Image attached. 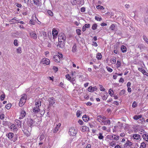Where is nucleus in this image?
I'll return each instance as SVG.
<instances>
[{"label":"nucleus","instance_id":"obj_1","mask_svg":"<svg viewBox=\"0 0 148 148\" xmlns=\"http://www.w3.org/2000/svg\"><path fill=\"white\" fill-rule=\"evenodd\" d=\"M106 118L102 115H99L97 117V121L99 122L101 125H110V120H107L106 121Z\"/></svg>","mask_w":148,"mask_h":148},{"label":"nucleus","instance_id":"obj_2","mask_svg":"<svg viewBox=\"0 0 148 148\" xmlns=\"http://www.w3.org/2000/svg\"><path fill=\"white\" fill-rule=\"evenodd\" d=\"M63 57V55L58 52L57 55H55L53 56L52 59L55 62L57 63H60Z\"/></svg>","mask_w":148,"mask_h":148},{"label":"nucleus","instance_id":"obj_3","mask_svg":"<svg viewBox=\"0 0 148 148\" xmlns=\"http://www.w3.org/2000/svg\"><path fill=\"white\" fill-rule=\"evenodd\" d=\"M27 99V95L25 94H24L22 95L20 99L19 105L20 106L22 107L25 104Z\"/></svg>","mask_w":148,"mask_h":148},{"label":"nucleus","instance_id":"obj_4","mask_svg":"<svg viewBox=\"0 0 148 148\" xmlns=\"http://www.w3.org/2000/svg\"><path fill=\"white\" fill-rule=\"evenodd\" d=\"M77 133V131L74 127H71L69 129V134L70 136H75Z\"/></svg>","mask_w":148,"mask_h":148},{"label":"nucleus","instance_id":"obj_5","mask_svg":"<svg viewBox=\"0 0 148 148\" xmlns=\"http://www.w3.org/2000/svg\"><path fill=\"white\" fill-rule=\"evenodd\" d=\"M41 63H42V64H45L46 65H48L50 64V61L49 59L44 58L42 59Z\"/></svg>","mask_w":148,"mask_h":148},{"label":"nucleus","instance_id":"obj_6","mask_svg":"<svg viewBox=\"0 0 148 148\" xmlns=\"http://www.w3.org/2000/svg\"><path fill=\"white\" fill-rule=\"evenodd\" d=\"M28 127H24L22 130L23 133L27 137L30 136L31 135L30 132L28 130Z\"/></svg>","mask_w":148,"mask_h":148},{"label":"nucleus","instance_id":"obj_7","mask_svg":"<svg viewBox=\"0 0 148 148\" xmlns=\"http://www.w3.org/2000/svg\"><path fill=\"white\" fill-rule=\"evenodd\" d=\"M58 34V32L57 30H56V28H53L52 31V34L53 39H55L57 38Z\"/></svg>","mask_w":148,"mask_h":148},{"label":"nucleus","instance_id":"obj_8","mask_svg":"<svg viewBox=\"0 0 148 148\" xmlns=\"http://www.w3.org/2000/svg\"><path fill=\"white\" fill-rule=\"evenodd\" d=\"M58 38L59 40H62L64 41L66 40V37L65 34L62 33L59 34Z\"/></svg>","mask_w":148,"mask_h":148},{"label":"nucleus","instance_id":"obj_9","mask_svg":"<svg viewBox=\"0 0 148 148\" xmlns=\"http://www.w3.org/2000/svg\"><path fill=\"white\" fill-rule=\"evenodd\" d=\"M49 102V106H52L55 103V100L53 97H49L48 99Z\"/></svg>","mask_w":148,"mask_h":148},{"label":"nucleus","instance_id":"obj_10","mask_svg":"<svg viewBox=\"0 0 148 148\" xmlns=\"http://www.w3.org/2000/svg\"><path fill=\"white\" fill-rule=\"evenodd\" d=\"M26 115V112L24 110H22L20 113L19 119H21L25 117Z\"/></svg>","mask_w":148,"mask_h":148},{"label":"nucleus","instance_id":"obj_11","mask_svg":"<svg viewBox=\"0 0 148 148\" xmlns=\"http://www.w3.org/2000/svg\"><path fill=\"white\" fill-rule=\"evenodd\" d=\"M142 119H140L142 121V122L143 121H144V119L143 117H142V115L141 114H140L138 115H135L133 116V119L135 120H138L140 118H141Z\"/></svg>","mask_w":148,"mask_h":148},{"label":"nucleus","instance_id":"obj_12","mask_svg":"<svg viewBox=\"0 0 148 148\" xmlns=\"http://www.w3.org/2000/svg\"><path fill=\"white\" fill-rule=\"evenodd\" d=\"M97 90V88L96 86L93 87H92V86H90L88 88V91L90 92H92L94 91H96Z\"/></svg>","mask_w":148,"mask_h":148},{"label":"nucleus","instance_id":"obj_13","mask_svg":"<svg viewBox=\"0 0 148 148\" xmlns=\"http://www.w3.org/2000/svg\"><path fill=\"white\" fill-rule=\"evenodd\" d=\"M133 138L135 140H139L140 139H141V137L140 135L137 134H133L132 136Z\"/></svg>","mask_w":148,"mask_h":148},{"label":"nucleus","instance_id":"obj_14","mask_svg":"<svg viewBox=\"0 0 148 148\" xmlns=\"http://www.w3.org/2000/svg\"><path fill=\"white\" fill-rule=\"evenodd\" d=\"M81 0H71V3L73 5H75L76 4L80 5L81 3Z\"/></svg>","mask_w":148,"mask_h":148},{"label":"nucleus","instance_id":"obj_15","mask_svg":"<svg viewBox=\"0 0 148 148\" xmlns=\"http://www.w3.org/2000/svg\"><path fill=\"white\" fill-rule=\"evenodd\" d=\"M102 95L101 96L102 99L103 100H106L108 96V93L106 92H105L103 93L102 94Z\"/></svg>","mask_w":148,"mask_h":148},{"label":"nucleus","instance_id":"obj_16","mask_svg":"<svg viewBox=\"0 0 148 148\" xmlns=\"http://www.w3.org/2000/svg\"><path fill=\"white\" fill-rule=\"evenodd\" d=\"M30 36L34 39L37 38V35L34 32H32L29 33Z\"/></svg>","mask_w":148,"mask_h":148},{"label":"nucleus","instance_id":"obj_17","mask_svg":"<svg viewBox=\"0 0 148 148\" xmlns=\"http://www.w3.org/2000/svg\"><path fill=\"white\" fill-rule=\"evenodd\" d=\"M83 120L85 122H87L90 120V118L89 116L86 114L84 115L82 117Z\"/></svg>","mask_w":148,"mask_h":148},{"label":"nucleus","instance_id":"obj_18","mask_svg":"<svg viewBox=\"0 0 148 148\" xmlns=\"http://www.w3.org/2000/svg\"><path fill=\"white\" fill-rule=\"evenodd\" d=\"M61 123H59L58 125H57L55 128L53 130V132L54 133H56L57 131H58L60 127L61 126Z\"/></svg>","mask_w":148,"mask_h":148},{"label":"nucleus","instance_id":"obj_19","mask_svg":"<svg viewBox=\"0 0 148 148\" xmlns=\"http://www.w3.org/2000/svg\"><path fill=\"white\" fill-rule=\"evenodd\" d=\"M14 134L11 132L9 133L8 135L6 134V136H8V138L11 140H13V137L14 136Z\"/></svg>","mask_w":148,"mask_h":148},{"label":"nucleus","instance_id":"obj_20","mask_svg":"<svg viewBox=\"0 0 148 148\" xmlns=\"http://www.w3.org/2000/svg\"><path fill=\"white\" fill-rule=\"evenodd\" d=\"M132 145V143L129 140H127L126 143L123 145V146L124 147H127L128 145L129 146H131Z\"/></svg>","mask_w":148,"mask_h":148},{"label":"nucleus","instance_id":"obj_21","mask_svg":"<svg viewBox=\"0 0 148 148\" xmlns=\"http://www.w3.org/2000/svg\"><path fill=\"white\" fill-rule=\"evenodd\" d=\"M90 27V25L89 24H85L83 27L82 31L84 32L86 31V28H88Z\"/></svg>","mask_w":148,"mask_h":148},{"label":"nucleus","instance_id":"obj_22","mask_svg":"<svg viewBox=\"0 0 148 148\" xmlns=\"http://www.w3.org/2000/svg\"><path fill=\"white\" fill-rule=\"evenodd\" d=\"M142 137L143 140L146 141L148 142V135L147 134H144L142 136Z\"/></svg>","mask_w":148,"mask_h":148},{"label":"nucleus","instance_id":"obj_23","mask_svg":"<svg viewBox=\"0 0 148 148\" xmlns=\"http://www.w3.org/2000/svg\"><path fill=\"white\" fill-rule=\"evenodd\" d=\"M10 128L11 130L16 131L17 130L16 126L14 124H12L11 125Z\"/></svg>","mask_w":148,"mask_h":148},{"label":"nucleus","instance_id":"obj_24","mask_svg":"<svg viewBox=\"0 0 148 148\" xmlns=\"http://www.w3.org/2000/svg\"><path fill=\"white\" fill-rule=\"evenodd\" d=\"M15 122L17 123V125L18 127L19 128L21 127L22 125V122L21 121L18 120H15Z\"/></svg>","mask_w":148,"mask_h":148},{"label":"nucleus","instance_id":"obj_25","mask_svg":"<svg viewBox=\"0 0 148 148\" xmlns=\"http://www.w3.org/2000/svg\"><path fill=\"white\" fill-rule=\"evenodd\" d=\"M33 112L35 113H38L40 111V109L37 107H34L33 110Z\"/></svg>","mask_w":148,"mask_h":148},{"label":"nucleus","instance_id":"obj_26","mask_svg":"<svg viewBox=\"0 0 148 148\" xmlns=\"http://www.w3.org/2000/svg\"><path fill=\"white\" fill-rule=\"evenodd\" d=\"M77 46L76 44L74 45L73 47H72V51L73 53L77 51Z\"/></svg>","mask_w":148,"mask_h":148},{"label":"nucleus","instance_id":"obj_27","mask_svg":"<svg viewBox=\"0 0 148 148\" xmlns=\"http://www.w3.org/2000/svg\"><path fill=\"white\" fill-rule=\"evenodd\" d=\"M81 128V130L83 132H85L87 131L88 129L87 127L85 126H83Z\"/></svg>","mask_w":148,"mask_h":148},{"label":"nucleus","instance_id":"obj_28","mask_svg":"<svg viewBox=\"0 0 148 148\" xmlns=\"http://www.w3.org/2000/svg\"><path fill=\"white\" fill-rule=\"evenodd\" d=\"M102 58L101 54L100 53H98L97 54L96 58L98 60H100Z\"/></svg>","mask_w":148,"mask_h":148},{"label":"nucleus","instance_id":"obj_29","mask_svg":"<svg viewBox=\"0 0 148 148\" xmlns=\"http://www.w3.org/2000/svg\"><path fill=\"white\" fill-rule=\"evenodd\" d=\"M41 101L39 100L37 101L35 105L38 108H39L41 105Z\"/></svg>","mask_w":148,"mask_h":148},{"label":"nucleus","instance_id":"obj_30","mask_svg":"<svg viewBox=\"0 0 148 148\" xmlns=\"http://www.w3.org/2000/svg\"><path fill=\"white\" fill-rule=\"evenodd\" d=\"M121 49L123 53L127 51V48L125 46L122 45L121 46Z\"/></svg>","mask_w":148,"mask_h":148},{"label":"nucleus","instance_id":"obj_31","mask_svg":"<svg viewBox=\"0 0 148 148\" xmlns=\"http://www.w3.org/2000/svg\"><path fill=\"white\" fill-rule=\"evenodd\" d=\"M146 144L145 142H143L141 143L139 148H145Z\"/></svg>","mask_w":148,"mask_h":148},{"label":"nucleus","instance_id":"obj_32","mask_svg":"<svg viewBox=\"0 0 148 148\" xmlns=\"http://www.w3.org/2000/svg\"><path fill=\"white\" fill-rule=\"evenodd\" d=\"M116 145V142L114 141H112L109 143V145L112 147H113Z\"/></svg>","mask_w":148,"mask_h":148},{"label":"nucleus","instance_id":"obj_33","mask_svg":"<svg viewBox=\"0 0 148 148\" xmlns=\"http://www.w3.org/2000/svg\"><path fill=\"white\" fill-rule=\"evenodd\" d=\"M121 63L120 61L118 60L117 61V62L116 64V68L119 70L118 69V68L120 67L121 65Z\"/></svg>","mask_w":148,"mask_h":148},{"label":"nucleus","instance_id":"obj_34","mask_svg":"<svg viewBox=\"0 0 148 148\" xmlns=\"http://www.w3.org/2000/svg\"><path fill=\"white\" fill-rule=\"evenodd\" d=\"M34 124V123L32 120H30V121H29L28 123V125L29 126L31 127H32L33 126Z\"/></svg>","mask_w":148,"mask_h":148},{"label":"nucleus","instance_id":"obj_35","mask_svg":"<svg viewBox=\"0 0 148 148\" xmlns=\"http://www.w3.org/2000/svg\"><path fill=\"white\" fill-rule=\"evenodd\" d=\"M108 93L112 97L114 94V92L112 89H110L109 90Z\"/></svg>","mask_w":148,"mask_h":148},{"label":"nucleus","instance_id":"obj_36","mask_svg":"<svg viewBox=\"0 0 148 148\" xmlns=\"http://www.w3.org/2000/svg\"><path fill=\"white\" fill-rule=\"evenodd\" d=\"M114 137L113 136H112V137L114 140H119V136H116L115 135H114Z\"/></svg>","mask_w":148,"mask_h":148},{"label":"nucleus","instance_id":"obj_37","mask_svg":"<svg viewBox=\"0 0 148 148\" xmlns=\"http://www.w3.org/2000/svg\"><path fill=\"white\" fill-rule=\"evenodd\" d=\"M98 138L100 140H102L104 138V136L101 133H99V136H98Z\"/></svg>","mask_w":148,"mask_h":148},{"label":"nucleus","instance_id":"obj_38","mask_svg":"<svg viewBox=\"0 0 148 148\" xmlns=\"http://www.w3.org/2000/svg\"><path fill=\"white\" fill-rule=\"evenodd\" d=\"M143 38L145 42L148 44V39L147 38V37L145 36L144 35L143 36Z\"/></svg>","mask_w":148,"mask_h":148},{"label":"nucleus","instance_id":"obj_39","mask_svg":"<svg viewBox=\"0 0 148 148\" xmlns=\"http://www.w3.org/2000/svg\"><path fill=\"white\" fill-rule=\"evenodd\" d=\"M97 25L96 23H94L92 26V29L94 30L96 29L97 28Z\"/></svg>","mask_w":148,"mask_h":148},{"label":"nucleus","instance_id":"obj_40","mask_svg":"<svg viewBox=\"0 0 148 148\" xmlns=\"http://www.w3.org/2000/svg\"><path fill=\"white\" fill-rule=\"evenodd\" d=\"M81 114H82V111L79 110H77L76 113L77 116L78 117H79Z\"/></svg>","mask_w":148,"mask_h":148},{"label":"nucleus","instance_id":"obj_41","mask_svg":"<svg viewBox=\"0 0 148 148\" xmlns=\"http://www.w3.org/2000/svg\"><path fill=\"white\" fill-rule=\"evenodd\" d=\"M81 30L80 29H77L76 30V32L77 34L79 36L81 34Z\"/></svg>","mask_w":148,"mask_h":148},{"label":"nucleus","instance_id":"obj_42","mask_svg":"<svg viewBox=\"0 0 148 148\" xmlns=\"http://www.w3.org/2000/svg\"><path fill=\"white\" fill-rule=\"evenodd\" d=\"M5 97V95L4 92L3 94H2L0 96V99L1 101H3L4 100V98Z\"/></svg>","mask_w":148,"mask_h":148},{"label":"nucleus","instance_id":"obj_43","mask_svg":"<svg viewBox=\"0 0 148 148\" xmlns=\"http://www.w3.org/2000/svg\"><path fill=\"white\" fill-rule=\"evenodd\" d=\"M99 86L100 87V90L101 91H104L105 90V89L102 85L99 84Z\"/></svg>","mask_w":148,"mask_h":148},{"label":"nucleus","instance_id":"obj_44","mask_svg":"<svg viewBox=\"0 0 148 148\" xmlns=\"http://www.w3.org/2000/svg\"><path fill=\"white\" fill-rule=\"evenodd\" d=\"M95 19L96 20L99 21H101L102 19V18L100 16L98 17L96 16H95Z\"/></svg>","mask_w":148,"mask_h":148},{"label":"nucleus","instance_id":"obj_45","mask_svg":"<svg viewBox=\"0 0 148 148\" xmlns=\"http://www.w3.org/2000/svg\"><path fill=\"white\" fill-rule=\"evenodd\" d=\"M16 52L18 53H21L22 52V51L21 47H19L17 49Z\"/></svg>","mask_w":148,"mask_h":148},{"label":"nucleus","instance_id":"obj_46","mask_svg":"<svg viewBox=\"0 0 148 148\" xmlns=\"http://www.w3.org/2000/svg\"><path fill=\"white\" fill-rule=\"evenodd\" d=\"M12 105L11 104H8L5 106V108L8 110H9L11 107Z\"/></svg>","mask_w":148,"mask_h":148},{"label":"nucleus","instance_id":"obj_47","mask_svg":"<svg viewBox=\"0 0 148 148\" xmlns=\"http://www.w3.org/2000/svg\"><path fill=\"white\" fill-rule=\"evenodd\" d=\"M96 8H97L99 9V8L101 10V9H104V7L102 6H101L100 5H98L97 6H96Z\"/></svg>","mask_w":148,"mask_h":148},{"label":"nucleus","instance_id":"obj_48","mask_svg":"<svg viewBox=\"0 0 148 148\" xmlns=\"http://www.w3.org/2000/svg\"><path fill=\"white\" fill-rule=\"evenodd\" d=\"M33 2L36 5H38L39 4V1L38 0H33Z\"/></svg>","mask_w":148,"mask_h":148},{"label":"nucleus","instance_id":"obj_49","mask_svg":"<svg viewBox=\"0 0 148 148\" xmlns=\"http://www.w3.org/2000/svg\"><path fill=\"white\" fill-rule=\"evenodd\" d=\"M45 136L43 134H41L40 136L39 137V140H42L43 139H44V138H45Z\"/></svg>","mask_w":148,"mask_h":148},{"label":"nucleus","instance_id":"obj_50","mask_svg":"<svg viewBox=\"0 0 148 148\" xmlns=\"http://www.w3.org/2000/svg\"><path fill=\"white\" fill-rule=\"evenodd\" d=\"M142 73L144 75H145L147 76H148V73L145 69L144 70Z\"/></svg>","mask_w":148,"mask_h":148},{"label":"nucleus","instance_id":"obj_51","mask_svg":"<svg viewBox=\"0 0 148 148\" xmlns=\"http://www.w3.org/2000/svg\"><path fill=\"white\" fill-rule=\"evenodd\" d=\"M53 70L55 71V72H56L58 71V68L56 66H53Z\"/></svg>","mask_w":148,"mask_h":148},{"label":"nucleus","instance_id":"obj_52","mask_svg":"<svg viewBox=\"0 0 148 148\" xmlns=\"http://www.w3.org/2000/svg\"><path fill=\"white\" fill-rule=\"evenodd\" d=\"M137 103H136L135 101H134L133 102L132 105V107L133 108H136L137 107Z\"/></svg>","mask_w":148,"mask_h":148},{"label":"nucleus","instance_id":"obj_53","mask_svg":"<svg viewBox=\"0 0 148 148\" xmlns=\"http://www.w3.org/2000/svg\"><path fill=\"white\" fill-rule=\"evenodd\" d=\"M47 13L48 14H49V15L50 16H53V13L51 11V10H49L47 11Z\"/></svg>","mask_w":148,"mask_h":148},{"label":"nucleus","instance_id":"obj_54","mask_svg":"<svg viewBox=\"0 0 148 148\" xmlns=\"http://www.w3.org/2000/svg\"><path fill=\"white\" fill-rule=\"evenodd\" d=\"M138 47L140 49V50L143 49L144 48V47L143 45L142 44H140L138 46Z\"/></svg>","mask_w":148,"mask_h":148},{"label":"nucleus","instance_id":"obj_55","mask_svg":"<svg viewBox=\"0 0 148 148\" xmlns=\"http://www.w3.org/2000/svg\"><path fill=\"white\" fill-rule=\"evenodd\" d=\"M106 68L108 71L110 72H111L113 70L111 68L107 66Z\"/></svg>","mask_w":148,"mask_h":148},{"label":"nucleus","instance_id":"obj_56","mask_svg":"<svg viewBox=\"0 0 148 148\" xmlns=\"http://www.w3.org/2000/svg\"><path fill=\"white\" fill-rule=\"evenodd\" d=\"M115 28V25L114 24H112L110 26V29L112 30H114Z\"/></svg>","mask_w":148,"mask_h":148},{"label":"nucleus","instance_id":"obj_57","mask_svg":"<svg viewBox=\"0 0 148 148\" xmlns=\"http://www.w3.org/2000/svg\"><path fill=\"white\" fill-rule=\"evenodd\" d=\"M66 78L69 81L70 80L71 77L69 74L66 75Z\"/></svg>","mask_w":148,"mask_h":148},{"label":"nucleus","instance_id":"obj_58","mask_svg":"<svg viewBox=\"0 0 148 148\" xmlns=\"http://www.w3.org/2000/svg\"><path fill=\"white\" fill-rule=\"evenodd\" d=\"M125 92V90L124 89L122 90L120 92V94L121 95H124Z\"/></svg>","mask_w":148,"mask_h":148},{"label":"nucleus","instance_id":"obj_59","mask_svg":"<svg viewBox=\"0 0 148 148\" xmlns=\"http://www.w3.org/2000/svg\"><path fill=\"white\" fill-rule=\"evenodd\" d=\"M8 123L7 121H3L2 122V124L3 125L6 126L8 125Z\"/></svg>","mask_w":148,"mask_h":148},{"label":"nucleus","instance_id":"obj_60","mask_svg":"<svg viewBox=\"0 0 148 148\" xmlns=\"http://www.w3.org/2000/svg\"><path fill=\"white\" fill-rule=\"evenodd\" d=\"M18 40H15L14 41V45L16 46H17L18 45Z\"/></svg>","mask_w":148,"mask_h":148},{"label":"nucleus","instance_id":"obj_61","mask_svg":"<svg viewBox=\"0 0 148 148\" xmlns=\"http://www.w3.org/2000/svg\"><path fill=\"white\" fill-rule=\"evenodd\" d=\"M5 115L3 114H0V119H3L4 118Z\"/></svg>","mask_w":148,"mask_h":148},{"label":"nucleus","instance_id":"obj_62","mask_svg":"<svg viewBox=\"0 0 148 148\" xmlns=\"http://www.w3.org/2000/svg\"><path fill=\"white\" fill-rule=\"evenodd\" d=\"M92 45L95 47H97L98 46V45L96 42H92Z\"/></svg>","mask_w":148,"mask_h":148},{"label":"nucleus","instance_id":"obj_63","mask_svg":"<svg viewBox=\"0 0 148 148\" xmlns=\"http://www.w3.org/2000/svg\"><path fill=\"white\" fill-rule=\"evenodd\" d=\"M111 60H112V62H111L113 64H115L116 60V58H115L114 59H112Z\"/></svg>","mask_w":148,"mask_h":148},{"label":"nucleus","instance_id":"obj_64","mask_svg":"<svg viewBox=\"0 0 148 148\" xmlns=\"http://www.w3.org/2000/svg\"><path fill=\"white\" fill-rule=\"evenodd\" d=\"M30 23L32 25H34L35 23V21H33L32 20H31L30 21Z\"/></svg>","mask_w":148,"mask_h":148}]
</instances>
